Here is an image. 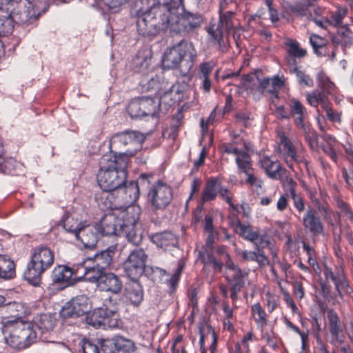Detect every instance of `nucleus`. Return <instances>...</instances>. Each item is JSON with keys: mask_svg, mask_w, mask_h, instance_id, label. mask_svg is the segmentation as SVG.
Returning <instances> with one entry per match:
<instances>
[{"mask_svg": "<svg viewBox=\"0 0 353 353\" xmlns=\"http://www.w3.org/2000/svg\"><path fill=\"white\" fill-rule=\"evenodd\" d=\"M128 159L125 156L105 154L99 160L97 182L101 188L114 196L127 181Z\"/></svg>", "mask_w": 353, "mask_h": 353, "instance_id": "f257e3e1", "label": "nucleus"}, {"mask_svg": "<svg viewBox=\"0 0 353 353\" xmlns=\"http://www.w3.org/2000/svg\"><path fill=\"white\" fill-rule=\"evenodd\" d=\"M179 16L172 14L165 8H155L139 16L137 27L139 34L144 37L153 36L159 31L168 29L170 32L178 34L185 28Z\"/></svg>", "mask_w": 353, "mask_h": 353, "instance_id": "f03ea898", "label": "nucleus"}, {"mask_svg": "<svg viewBox=\"0 0 353 353\" xmlns=\"http://www.w3.org/2000/svg\"><path fill=\"white\" fill-rule=\"evenodd\" d=\"M152 176L142 174L139 176L138 181H130L119 188L116 194L117 196H114L113 194H108L104 201L103 210H122L130 211L134 213V208L132 207L127 208L132 202L135 201L139 196V185H145L150 183L149 178Z\"/></svg>", "mask_w": 353, "mask_h": 353, "instance_id": "7ed1b4c3", "label": "nucleus"}, {"mask_svg": "<svg viewBox=\"0 0 353 353\" xmlns=\"http://www.w3.org/2000/svg\"><path fill=\"white\" fill-rule=\"evenodd\" d=\"M196 57V51L191 42L182 39L167 49L163 59V64L170 68H179L186 75L192 68Z\"/></svg>", "mask_w": 353, "mask_h": 353, "instance_id": "20e7f679", "label": "nucleus"}, {"mask_svg": "<svg viewBox=\"0 0 353 353\" xmlns=\"http://www.w3.org/2000/svg\"><path fill=\"white\" fill-rule=\"evenodd\" d=\"M54 262V254L46 247H38L32 253L31 260L28 263L23 276L30 284L38 286L43 274L51 268Z\"/></svg>", "mask_w": 353, "mask_h": 353, "instance_id": "39448f33", "label": "nucleus"}, {"mask_svg": "<svg viewBox=\"0 0 353 353\" xmlns=\"http://www.w3.org/2000/svg\"><path fill=\"white\" fill-rule=\"evenodd\" d=\"M3 332L6 343L17 350L29 347L37 337L36 332L28 322L15 321L7 323Z\"/></svg>", "mask_w": 353, "mask_h": 353, "instance_id": "423d86ee", "label": "nucleus"}, {"mask_svg": "<svg viewBox=\"0 0 353 353\" xmlns=\"http://www.w3.org/2000/svg\"><path fill=\"white\" fill-rule=\"evenodd\" d=\"M172 92H165L159 99L141 97L133 99L128 105V112L132 119H141L144 117H155L159 112L161 103H166Z\"/></svg>", "mask_w": 353, "mask_h": 353, "instance_id": "0eeeda50", "label": "nucleus"}, {"mask_svg": "<svg viewBox=\"0 0 353 353\" xmlns=\"http://www.w3.org/2000/svg\"><path fill=\"white\" fill-rule=\"evenodd\" d=\"M145 140L143 134L136 131H125L114 134L110 141V148L121 150L119 156L132 157L142 148Z\"/></svg>", "mask_w": 353, "mask_h": 353, "instance_id": "6e6552de", "label": "nucleus"}, {"mask_svg": "<svg viewBox=\"0 0 353 353\" xmlns=\"http://www.w3.org/2000/svg\"><path fill=\"white\" fill-rule=\"evenodd\" d=\"M283 85V81L278 76L260 81L255 74H250L243 76L240 80V85L245 89L253 90L256 88L261 94L270 93L276 98H278L277 92Z\"/></svg>", "mask_w": 353, "mask_h": 353, "instance_id": "1a4fd4ad", "label": "nucleus"}, {"mask_svg": "<svg viewBox=\"0 0 353 353\" xmlns=\"http://www.w3.org/2000/svg\"><path fill=\"white\" fill-rule=\"evenodd\" d=\"M235 9L230 6H225L223 9L219 6V21L216 26H210L208 32L213 38L214 43L221 47L223 43V31L229 32L234 27L233 18L235 15Z\"/></svg>", "mask_w": 353, "mask_h": 353, "instance_id": "9d476101", "label": "nucleus"}, {"mask_svg": "<svg viewBox=\"0 0 353 353\" xmlns=\"http://www.w3.org/2000/svg\"><path fill=\"white\" fill-rule=\"evenodd\" d=\"M112 213L105 214L100 221L101 234L119 236L122 232L125 218L130 210H115Z\"/></svg>", "mask_w": 353, "mask_h": 353, "instance_id": "9b49d317", "label": "nucleus"}, {"mask_svg": "<svg viewBox=\"0 0 353 353\" xmlns=\"http://www.w3.org/2000/svg\"><path fill=\"white\" fill-rule=\"evenodd\" d=\"M281 152L288 166L293 169V163H299L304 160V149L301 142H292L283 134L280 136Z\"/></svg>", "mask_w": 353, "mask_h": 353, "instance_id": "f8f14e48", "label": "nucleus"}, {"mask_svg": "<svg viewBox=\"0 0 353 353\" xmlns=\"http://www.w3.org/2000/svg\"><path fill=\"white\" fill-rule=\"evenodd\" d=\"M147 255L141 248L133 250L123 263V269L128 277L137 280L145 272Z\"/></svg>", "mask_w": 353, "mask_h": 353, "instance_id": "ddd939ff", "label": "nucleus"}, {"mask_svg": "<svg viewBox=\"0 0 353 353\" xmlns=\"http://www.w3.org/2000/svg\"><path fill=\"white\" fill-rule=\"evenodd\" d=\"M172 199V189L161 182L153 185L148 194V201L155 210L163 209Z\"/></svg>", "mask_w": 353, "mask_h": 353, "instance_id": "4468645a", "label": "nucleus"}, {"mask_svg": "<svg viewBox=\"0 0 353 353\" xmlns=\"http://www.w3.org/2000/svg\"><path fill=\"white\" fill-rule=\"evenodd\" d=\"M91 306L88 296H77L62 307L60 314L63 318L78 317L88 312Z\"/></svg>", "mask_w": 353, "mask_h": 353, "instance_id": "2eb2a0df", "label": "nucleus"}, {"mask_svg": "<svg viewBox=\"0 0 353 353\" xmlns=\"http://www.w3.org/2000/svg\"><path fill=\"white\" fill-rule=\"evenodd\" d=\"M74 236L85 248L92 249L94 248L101 234L99 225L83 223Z\"/></svg>", "mask_w": 353, "mask_h": 353, "instance_id": "dca6fc26", "label": "nucleus"}, {"mask_svg": "<svg viewBox=\"0 0 353 353\" xmlns=\"http://www.w3.org/2000/svg\"><path fill=\"white\" fill-rule=\"evenodd\" d=\"M39 17L32 3L27 0H20L17 10L12 11L13 19L19 23L29 24Z\"/></svg>", "mask_w": 353, "mask_h": 353, "instance_id": "f3484780", "label": "nucleus"}, {"mask_svg": "<svg viewBox=\"0 0 353 353\" xmlns=\"http://www.w3.org/2000/svg\"><path fill=\"white\" fill-rule=\"evenodd\" d=\"M303 225L306 232L313 235H319L324 232V224L316 211L309 208L303 216Z\"/></svg>", "mask_w": 353, "mask_h": 353, "instance_id": "a211bd4d", "label": "nucleus"}, {"mask_svg": "<svg viewBox=\"0 0 353 353\" xmlns=\"http://www.w3.org/2000/svg\"><path fill=\"white\" fill-rule=\"evenodd\" d=\"M75 272L81 274L86 281L91 283H97V285L101 280V277L105 273L99 267L95 266L88 259L84 260L83 263L77 266Z\"/></svg>", "mask_w": 353, "mask_h": 353, "instance_id": "6ab92c4d", "label": "nucleus"}, {"mask_svg": "<svg viewBox=\"0 0 353 353\" xmlns=\"http://www.w3.org/2000/svg\"><path fill=\"white\" fill-rule=\"evenodd\" d=\"M137 220L138 217L130 210L122 228V232L119 234L121 236L125 237L130 243L134 245H138L142 239L141 234L135 230V224Z\"/></svg>", "mask_w": 353, "mask_h": 353, "instance_id": "aec40b11", "label": "nucleus"}, {"mask_svg": "<svg viewBox=\"0 0 353 353\" xmlns=\"http://www.w3.org/2000/svg\"><path fill=\"white\" fill-rule=\"evenodd\" d=\"M290 116L294 117V123L298 128L306 130L305 120L307 117V112L305 106L296 99L289 101Z\"/></svg>", "mask_w": 353, "mask_h": 353, "instance_id": "412c9836", "label": "nucleus"}, {"mask_svg": "<svg viewBox=\"0 0 353 353\" xmlns=\"http://www.w3.org/2000/svg\"><path fill=\"white\" fill-rule=\"evenodd\" d=\"M100 290L113 294L120 292L123 288V282L120 277L112 272H105L97 285Z\"/></svg>", "mask_w": 353, "mask_h": 353, "instance_id": "4be33fe9", "label": "nucleus"}, {"mask_svg": "<svg viewBox=\"0 0 353 353\" xmlns=\"http://www.w3.org/2000/svg\"><path fill=\"white\" fill-rule=\"evenodd\" d=\"M260 162L261 167L271 179L281 180L286 173V170L283 168L281 163L276 159L263 157Z\"/></svg>", "mask_w": 353, "mask_h": 353, "instance_id": "5701e85b", "label": "nucleus"}, {"mask_svg": "<svg viewBox=\"0 0 353 353\" xmlns=\"http://www.w3.org/2000/svg\"><path fill=\"white\" fill-rule=\"evenodd\" d=\"M230 225L236 234L244 239L254 243V246L256 243H259L261 235L254 231L251 226L242 224L238 219L231 220Z\"/></svg>", "mask_w": 353, "mask_h": 353, "instance_id": "b1692460", "label": "nucleus"}, {"mask_svg": "<svg viewBox=\"0 0 353 353\" xmlns=\"http://www.w3.org/2000/svg\"><path fill=\"white\" fill-rule=\"evenodd\" d=\"M248 274L241 270H236L234 272L227 274V279L230 285V298L233 301L238 299V293L245 285V278Z\"/></svg>", "mask_w": 353, "mask_h": 353, "instance_id": "393cba45", "label": "nucleus"}, {"mask_svg": "<svg viewBox=\"0 0 353 353\" xmlns=\"http://www.w3.org/2000/svg\"><path fill=\"white\" fill-rule=\"evenodd\" d=\"M327 316L329 319L330 331L331 334L330 343L334 345L336 343H343L345 336L340 325L338 315L336 313L331 312L328 314Z\"/></svg>", "mask_w": 353, "mask_h": 353, "instance_id": "a878e982", "label": "nucleus"}, {"mask_svg": "<svg viewBox=\"0 0 353 353\" xmlns=\"http://www.w3.org/2000/svg\"><path fill=\"white\" fill-rule=\"evenodd\" d=\"M332 41L334 45L344 48H350L353 42L352 33L347 26H341L338 28L337 34L332 37Z\"/></svg>", "mask_w": 353, "mask_h": 353, "instance_id": "bb28decb", "label": "nucleus"}, {"mask_svg": "<svg viewBox=\"0 0 353 353\" xmlns=\"http://www.w3.org/2000/svg\"><path fill=\"white\" fill-rule=\"evenodd\" d=\"M220 186L221 183L217 179L214 177L209 179L202 192L201 202L203 203L214 200Z\"/></svg>", "mask_w": 353, "mask_h": 353, "instance_id": "cd10ccee", "label": "nucleus"}, {"mask_svg": "<svg viewBox=\"0 0 353 353\" xmlns=\"http://www.w3.org/2000/svg\"><path fill=\"white\" fill-rule=\"evenodd\" d=\"M150 239L157 247L162 248H166L170 245L174 246L177 243L175 236L170 232L154 234Z\"/></svg>", "mask_w": 353, "mask_h": 353, "instance_id": "c85d7f7f", "label": "nucleus"}, {"mask_svg": "<svg viewBox=\"0 0 353 353\" xmlns=\"http://www.w3.org/2000/svg\"><path fill=\"white\" fill-rule=\"evenodd\" d=\"M127 297L135 306H138L143 299V292L142 286L136 280L129 284L127 290Z\"/></svg>", "mask_w": 353, "mask_h": 353, "instance_id": "c756f323", "label": "nucleus"}, {"mask_svg": "<svg viewBox=\"0 0 353 353\" xmlns=\"http://www.w3.org/2000/svg\"><path fill=\"white\" fill-rule=\"evenodd\" d=\"M317 0H301L295 5L292 6L290 10L294 14L309 19L310 17H312L311 8L314 7V3Z\"/></svg>", "mask_w": 353, "mask_h": 353, "instance_id": "7c9ffc66", "label": "nucleus"}, {"mask_svg": "<svg viewBox=\"0 0 353 353\" xmlns=\"http://www.w3.org/2000/svg\"><path fill=\"white\" fill-rule=\"evenodd\" d=\"M113 255L114 252L108 248L96 254L93 258H89L88 259L90 260L95 266L105 271V268L110 265Z\"/></svg>", "mask_w": 353, "mask_h": 353, "instance_id": "2f4dec72", "label": "nucleus"}, {"mask_svg": "<svg viewBox=\"0 0 353 353\" xmlns=\"http://www.w3.org/2000/svg\"><path fill=\"white\" fill-rule=\"evenodd\" d=\"M271 245L270 239L267 236H261L259 243H256L254 246L255 250L257 251L256 262L260 267L268 265L270 261L268 256L264 253L265 245L269 246Z\"/></svg>", "mask_w": 353, "mask_h": 353, "instance_id": "473e14b6", "label": "nucleus"}, {"mask_svg": "<svg viewBox=\"0 0 353 353\" xmlns=\"http://www.w3.org/2000/svg\"><path fill=\"white\" fill-rule=\"evenodd\" d=\"M15 275L14 262L6 255L0 254V278L10 279Z\"/></svg>", "mask_w": 353, "mask_h": 353, "instance_id": "72a5a7b5", "label": "nucleus"}, {"mask_svg": "<svg viewBox=\"0 0 353 353\" xmlns=\"http://www.w3.org/2000/svg\"><path fill=\"white\" fill-rule=\"evenodd\" d=\"M310 199L322 218L325 221H327L331 225H333L331 219L332 210L325 199L322 197V200L321 201L313 195H311Z\"/></svg>", "mask_w": 353, "mask_h": 353, "instance_id": "f704fd0d", "label": "nucleus"}, {"mask_svg": "<svg viewBox=\"0 0 353 353\" xmlns=\"http://www.w3.org/2000/svg\"><path fill=\"white\" fill-rule=\"evenodd\" d=\"M327 94L323 90H315L307 94V101L313 107H317L321 103L323 108L330 105L328 103Z\"/></svg>", "mask_w": 353, "mask_h": 353, "instance_id": "c9c22d12", "label": "nucleus"}, {"mask_svg": "<svg viewBox=\"0 0 353 353\" xmlns=\"http://www.w3.org/2000/svg\"><path fill=\"white\" fill-rule=\"evenodd\" d=\"M74 272L72 269L64 265H60L54 269L51 278L54 283H61L70 281Z\"/></svg>", "mask_w": 353, "mask_h": 353, "instance_id": "e433bc0d", "label": "nucleus"}, {"mask_svg": "<svg viewBox=\"0 0 353 353\" xmlns=\"http://www.w3.org/2000/svg\"><path fill=\"white\" fill-rule=\"evenodd\" d=\"M104 310L103 307H99L93 310L91 314H89L85 317L87 324L92 326L94 328H103L105 329L104 322Z\"/></svg>", "mask_w": 353, "mask_h": 353, "instance_id": "4c0bfd02", "label": "nucleus"}, {"mask_svg": "<svg viewBox=\"0 0 353 353\" xmlns=\"http://www.w3.org/2000/svg\"><path fill=\"white\" fill-rule=\"evenodd\" d=\"M199 259L205 265H211L219 271H221L223 263L217 261L212 255V248H208L205 250L199 251Z\"/></svg>", "mask_w": 353, "mask_h": 353, "instance_id": "58836bf2", "label": "nucleus"}, {"mask_svg": "<svg viewBox=\"0 0 353 353\" xmlns=\"http://www.w3.org/2000/svg\"><path fill=\"white\" fill-rule=\"evenodd\" d=\"M83 223L79 222L78 219H74L68 213H65L62 219V226L65 231L71 232L74 235Z\"/></svg>", "mask_w": 353, "mask_h": 353, "instance_id": "ea45409f", "label": "nucleus"}, {"mask_svg": "<svg viewBox=\"0 0 353 353\" xmlns=\"http://www.w3.org/2000/svg\"><path fill=\"white\" fill-rule=\"evenodd\" d=\"M235 161L239 169L243 172L252 170V161L250 154L245 151L239 150L235 155Z\"/></svg>", "mask_w": 353, "mask_h": 353, "instance_id": "a19ab883", "label": "nucleus"}, {"mask_svg": "<svg viewBox=\"0 0 353 353\" xmlns=\"http://www.w3.org/2000/svg\"><path fill=\"white\" fill-rule=\"evenodd\" d=\"M310 43L314 49V53L323 57L326 54V41L316 34H312L310 38Z\"/></svg>", "mask_w": 353, "mask_h": 353, "instance_id": "79ce46f5", "label": "nucleus"}, {"mask_svg": "<svg viewBox=\"0 0 353 353\" xmlns=\"http://www.w3.org/2000/svg\"><path fill=\"white\" fill-rule=\"evenodd\" d=\"M104 310V322H105V329L107 328H114L118 326V323L119 320V316L118 313L113 310L103 307Z\"/></svg>", "mask_w": 353, "mask_h": 353, "instance_id": "37998d69", "label": "nucleus"}, {"mask_svg": "<svg viewBox=\"0 0 353 353\" xmlns=\"http://www.w3.org/2000/svg\"><path fill=\"white\" fill-rule=\"evenodd\" d=\"M37 327L42 333L50 331L54 326V321L46 314H41L36 321Z\"/></svg>", "mask_w": 353, "mask_h": 353, "instance_id": "c03bdc74", "label": "nucleus"}, {"mask_svg": "<svg viewBox=\"0 0 353 353\" xmlns=\"http://www.w3.org/2000/svg\"><path fill=\"white\" fill-rule=\"evenodd\" d=\"M114 339L117 353L120 352H131L134 350V344L131 340L122 336H116Z\"/></svg>", "mask_w": 353, "mask_h": 353, "instance_id": "a18cd8bd", "label": "nucleus"}, {"mask_svg": "<svg viewBox=\"0 0 353 353\" xmlns=\"http://www.w3.org/2000/svg\"><path fill=\"white\" fill-rule=\"evenodd\" d=\"M334 201L336 206L340 210L339 212H336L339 218L343 216L353 221V214L347 204L339 196H335Z\"/></svg>", "mask_w": 353, "mask_h": 353, "instance_id": "49530a36", "label": "nucleus"}, {"mask_svg": "<svg viewBox=\"0 0 353 353\" xmlns=\"http://www.w3.org/2000/svg\"><path fill=\"white\" fill-rule=\"evenodd\" d=\"M317 81L319 86L322 90L326 92L327 94H331L335 88L334 83L330 81L328 77L323 72L318 74Z\"/></svg>", "mask_w": 353, "mask_h": 353, "instance_id": "de8ad7c7", "label": "nucleus"}, {"mask_svg": "<svg viewBox=\"0 0 353 353\" xmlns=\"http://www.w3.org/2000/svg\"><path fill=\"white\" fill-rule=\"evenodd\" d=\"M286 46L288 47V53L294 57L301 58L306 54V50L299 47L297 41L290 40L286 42Z\"/></svg>", "mask_w": 353, "mask_h": 353, "instance_id": "09e8293b", "label": "nucleus"}, {"mask_svg": "<svg viewBox=\"0 0 353 353\" xmlns=\"http://www.w3.org/2000/svg\"><path fill=\"white\" fill-rule=\"evenodd\" d=\"M14 26L10 18L0 17V37H6L12 32Z\"/></svg>", "mask_w": 353, "mask_h": 353, "instance_id": "8fccbe9b", "label": "nucleus"}, {"mask_svg": "<svg viewBox=\"0 0 353 353\" xmlns=\"http://www.w3.org/2000/svg\"><path fill=\"white\" fill-rule=\"evenodd\" d=\"M141 83L147 90H153L155 92L159 91L161 87L160 79L157 75H152L148 79H143L141 81Z\"/></svg>", "mask_w": 353, "mask_h": 353, "instance_id": "3c124183", "label": "nucleus"}, {"mask_svg": "<svg viewBox=\"0 0 353 353\" xmlns=\"http://www.w3.org/2000/svg\"><path fill=\"white\" fill-rule=\"evenodd\" d=\"M100 345L102 353H117L114 338L101 339Z\"/></svg>", "mask_w": 353, "mask_h": 353, "instance_id": "603ef678", "label": "nucleus"}, {"mask_svg": "<svg viewBox=\"0 0 353 353\" xmlns=\"http://www.w3.org/2000/svg\"><path fill=\"white\" fill-rule=\"evenodd\" d=\"M290 72L296 74L297 81L299 84L309 87H312L313 85V80L303 72L299 70L297 68L295 67L293 69H290Z\"/></svg>", "mask_w": 353, "mask_h": 353, "instance_id": "864d4df0", "label": "nucleus"}, {"mask_svg": "<svg viewBox=\"0 0 353 353\" xmlns=\"http://www.w3.org/2000/svg\"><path fill=\"white\" fill-rule=\"evenodd\" d=\"M252 311L255 316V321L257 323L265 324V313L264 310L262 309L259 303H256L252 305Z\"/></svg>", "mask_w": 353, "mask_h": 353, "instance_id": "5fc2aeb1", "label": "nucleus"}, {"mask_svg": "<svg viewBox=\"0 0 353 353\" xmlns=\"http://www.w3.org/2000/svg\"><path fill=\"white\" fill-rule=\"evenodd\" d=\"M346 15V10L344 9L338 10L332 14V15L330 17V20L329 21V23L330 25H332L334 26H336L340 25L345 16Z\"/></svg>", "mask_w": 353, "mask_h": 353, "instance_id": "6e6d98bb", "label": "nucleus"}, {"mask_svg": "<svg viewBox=\"0 0 353 353\" xmlns=\"http://www.w3.org/2000/svg\"><path fill=\"white\" fill-rule=\"evenodd\" d=\"M323 274L325 276V278L327 281H332L334 284L342 277L343 274L340 273L339 272H337L336 273H334L331 268H328L327 266L325 267Z\"/></svg>", "mask_w": 353, "mask_h": 353, "instance_id": "4d7b16f0", "label": "nucleus"}, {"mask_svg": "<svg viewBox=\"0 0 353 353\" xmlns=\"http://www.w3.org/2000/svg\"><path fill=\"white\" fill-rule=\"evenodd\" d=\"M81 348L83 353H100L97 345L88 340L81 341Z\"/></svg>", "mask_w": 353, "mask_h": 353, "instance_id": "13d9d810", "label": "nucleus"}, {"mask_svg": "<svg viewBox=\"0 0 353 353\" xmlns=\"http://www.w3.org/2000/svg\"><path fill=\"white\" fill-rule=\"evenodd\" d=\"M289 195L293 200L294 205L299 212H303L305 209V204L303 198L299 194H297L296 192L292 191V194Z\"/></svg>", "mask_w": 353, "mask_h": 353, "instance_id": "bf43d9fd", "label": "nucleus"}, {"mask_svg": "<svg viewBox=\"0 0 353 353\" xmlns=\"http://www.w3.org/2000/svg\"><path fill=\"white\" fill-rule=\"evenodd\" d=\"M335 288L338 292L339 296H343V293H349L348 285L345 280V277L343 275L342 277L334 284Z\"/></svg>", "mask_w": 353, "mask_h": 353, "instance_id": "052dcab7", "label": "nucleus"}, {"mask_svg": "<svg viewBox=\"0 0 353 353\" xmlns=\"http://www.w3.org/2000/svg\"><path fill=\"white\" fill-rule=\"evenodd\" d=\"M246 175H247V179H246V182L252 185H256L257 187H259L261 188L262 184H263V181L258 179L257 177H256L253 173H252V169L249 170L248 172H244Z\"/></svg>", "mask_w": 353, "mask_h": 353, "instance_id": "680f3d73", "label": "nucleus"}, {"mask_svg": "<svg viewBox=\"0 0 353 353\" xmlns=\"http://www.w3.org/2000/svg\"><path fill=\"white\" fill-rule=\"evenodd\" d=\"M229 190L228 188H225L221 185L219 188V193L220 196L224 199L234 210H236L237 208L232 203L231 197L228 195Z\"/></svg>", "mask_w": 353, "mask_h": 353, "instance_id": "e2e57ef3", "label": "nucleus"}, {"mask_svg": "<svg viewBox=\"0 0 353 353\" xmlns=\"http://www.w3.org/2000/svg\"><path fill=\"white\" fill-rule=\"evenodd\" d=\"M206 332H207V334H211L213 338L212 343L210 347L211 353H216V344H217V336L216 335L214 330L210 325L207 324L206 325Z\"/></svg>", "mask_w": 353, "mask_h": 353, "instance_id": "0e129e2a", "label": "nucleus"}, {"mask_svg": "<svg viewBox=\"0 0 353 353\" xmlns=\"http://www.w3.org/2000/svg\"><path fill=\"white\" fill-rule=\"evenodd\" d=\"M239 254H240L242 259L246 261H255L256 259V253L257 251H248V250H243L238 251Z\"/></svg>", "mask_w": 353, "mask_h": 353, "instance_id": "69168bd1", "label": "nucleus"}, {"mask_svg": "<svg viewBox=\"0 0 353 353\" xmlns=\"http://www.w3.org/2000/svg\"><path fill=\"white\" fill-rule=\"evenodd\" d=\"M290 195L288 194H285L283 195H281L279 199H278L276 202V208L279 211L283 212L284 211L287 207L288 206V197H289Z\"/></svg>", "mask_w": 353, "mask_h": 353, "instance_id": "338daca9", "label": "nucleus"}, {"mask_svg": "<svg viewBox=\"0 0 353 353\" xmlns=\"http://www.w3.org/2000/svg\"><path fill=\"white\" fill-rule=\"evenodd\" d=\"M325 110L327 117L332 122H341L340 114L332 110L330 105L323 108Z\"/></svg>", "mask_w": 353, "mask_h": 353, "instance_id": "774afa93", "label": "nucleus"}]
</instances>
